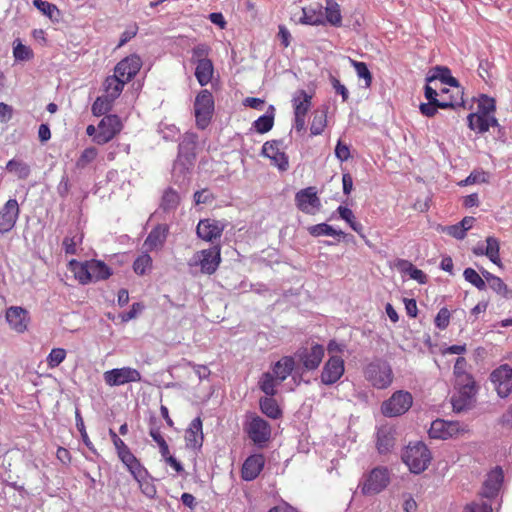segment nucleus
I'll list each match as a JSON object with an SVG mask.
<instances>
[{
    "label": "nucleus",
    "instance_id": "b1692460",
    "mask_svg": "<svg viewBox=\"0 0 512 512\" xmlns=\"http://www.w3.org/2000/svg\"><path fill=\"white\" fill-rule=\"evenodd\" d=\"M265 459L263 454H253L247 457L241 469V477L245 481H253L258 477L264 468Z\"/></svg>",
    "mask_w": 512,
    "mask_h": 512
},
{
    "label": "nucleus",
    "instance_id": "a18cd8bd",
    "mask_svg": "<svg viewBox=\"0 0 512 512\" xmlns=\"http://www.w3.org/2000/svg\"><path fill=\"white\" fill-rule=\"evenodd\" d=\"M180 203L179 194L172 188H168L164 191L160 208L164 212H170L175 210Z\"/></svg>",
    "mask_w": 512,
    "mask_h": 512
},
{
    "label": "nucleus",
    "instance_id": "412c9836",
    "mask_svg": "<svg viewBox=\"0 0 512 512\" xmlns=\"http://www.w3.org/2000/svg\"><path fill=\"white\" fill-rule=\"evenodd\" d=\"M6 320L11 329L17 333H24L30 322L29 312L20 306H11L6 310Z\"/></svg>",
    "mask_w": 512,
    "mask_h": 512
},
{
    "label": "nucleus",
    "instance_id": "6e6552de",
    "mask_svg": "<svg viewBox=\"0 0 512 512\" xmlns=\"http://www.w3.org/2000/svg\"><path fill=\"white\" fill-rule=\"evenodd\" d=\"M455 384L459 387V394L452 397V405L455 411L460 412L471 404L476 394V386L472 375L469 373L467 379L455 377Z\"/></svg>",
    "mask_w": 512,
    "mask_h": 512
},
{
    "label": "nucleus",
    "instance_id": "603ef678",
    "mask_svg": "<svg viewBox=\"0 0 512 512\" xmlns=\"http://www.w3.org/2000/svg\"><path fill=\"white\" fill-rule=\"evenodd\" d=\"M152 267V258L149 254L139 255L133 263V270L138 275H144Z\"/></svg>",
    "mask_w": 512,
    "mask_h": 512
},
{
    "label": "nucleus",
    "instance_id": "09e8293b",
    "mask_svg": "<svg viewBox=\"0 0 512 512\" xmlns=\"http://www.w3.org/2000/svg\"><path fill=\"white\" fill-rule=\"evenodd\" d=\"M351 66L355 69L357 76L365 81V87L372 84V74L365 62L356 61L349 58Z\"/></svg>",
    "mask_w": 512,
    "mask_h": 512
},
{
    "label": "nucleus",
    "instance_id": "052dcab7",
    "mask_svg": "<svg viewBox=\"0 0 512 512\" xmlns=\"http://www.w3.org/2000/svg\"><path fill=\"white\" fill-rule=\"evenodd\" d=\"M13 55L16 60L26 61L33 57V52L28 46L18 41L13 48Z\"/></svg>",
    "mask_w": 512,
    "mask_h": 512
},
{
    "label": "nucleus",
    "instance_id": "4468645a",
    "mask_svg": "<svg viewBox=\"0 0 512 512\" xmlns=\"http://www.w3.org/2000/svg\"><path fill=\"white\" fill-rule=\"evenodd\" d=\"M345 372L344 360L338 355H332L324 363L320 381L323 385L331 386L337 383Z\"/></svg>",
    "mask_w": 512,
    "mask_h": 512
},
{
    "label": "nucleus",
    "instance_id": "72a5a7b5",
    "mask_svg": "<svg viewBox=\"0 0 512 512\" xmlns=\"http://www.w3.org/2000/svg\"><path fill=\"white\" fill-rule=\"evenodd\" d=\"M324 20L331 26L340 27L342 25V15L340 5L335 0H326Z\"/></svg>",
    "mask_w": 512,
    "mask_h": 512
},
{
    "label": "nucleus",
    "instance_id": "393cba45",
    "mask_svg": "<svg viewBox=\"0 0 512 512\" xmlns=\"http://www.w3.org/2000/svg\"><path fill=\"white\" fill-rule=\"evenodd\" d=\"M168 233L169 226L167 224L156 225L145 239L144 246L150 251L162 247L166 241Z\"/></svg>",
    "mask_w": 512,
    "mask_h": 512
},
{
    "label": "nucleus",
    "instance_id": "c756f323",
    "mask_svg": "<svg viewBox=\"0 0 512 512\" xmlns=\"http://www.w3.org/2000/svg\"><path fill=\"white\" fill-rule=\"evenodd\" d=\"M299 22L304 25L311 26H319L324 25V14L322 11V6L318 5L317 8L313 7H304L302 8V17L299 19Z\"/></svg>",
    "mask_w": 512,
    "mask_h": 512
},
{
    "label": "nucleus",
    "instance_id": "f704fd0d",
    "mask_svg": "<svg viewBox=\"0 0 512 512\" xmlns=\"http://www.w3.org/2000/svg\"><path fill=\"white\" fill-rule=\"evenodd\" d=\"M259 407L261 412L271 419L276 420L282 417V410L273 397L260 398Z\"/></svg>",
    "mask_w": 512,
    "mask_h": 512
},
{
    "label": "nucleus",
    "instance_id": "f8f14e48",
    "mask_svg": "<svg viewBox=\"0 0 512 512\" xmlns=\"http://www.w3.org/2000/svg\"><path fill=\"white\" fill-rule=\"evenodd\" d=\"M121 128V120L117 115H106L98 124L93 141L98 145H104L111 141Z\"/></svg>",
    "mask_w": 512,
    "mask_h": 512
},
{
    "label": "nucleus",
    "instance_id": "aec40b11",
    "mask_svg": "<svg viewBox=\"0 0 512 512\" xmlns=\"http://www.w3.org/2000/svg\"><path fill=\"white\" fill-rule=\"evenodd\" d=\"M20 208L16 199H9L0 208V234L10 232L19 218Z\"/></svg>",
    "mask_w": 512,
    "mask_h": 512
},
{
    "label": "nucleus",
    "instance_id": "a19ab883",
    "mask_svg": "<svg viewBox=\"0 0 512 512\" xmlns=\"http://www.w3.org/2000/svg\"><path fill=\"white\" fill-rule=\"evenodd\" d=\"M277 379L271 372H265L259 379V389L266 395L265 397H273L276 395V386L279 385Z\"/></svg>",
    "mask_w": 512,
    "mask_h": 512
},
{
    "label": "nucleus",
    "instance_id": "20e7f679",
    "mask_svg": "<svg viewBox=\"0 0 512 512\" xmlns=\"http://www.w3.org/2000/svg\"><path fill=\"white\" fill-rule=\"evenodd\" d=\"M214 98L212 93L207 90H201L194 101V115L198 129L204 130L211 123L214 113Z\"/></svg>",
    "mask_w": 512,
    "mask_h": 512
},
{
    "label": "nucleus",
    "instance_id": "79ce46f5",
    "mask_svg": "<svg viewBox=\"0 0 512 512\" xmlns=\"http://www.w3.org/2000/svg\"><path fill=\"white\" fill-rule=\"evenodd\" d=\"M33 5L53 22H59L61 12L58 7L45 0H33Z\"/></svg>",
    "mask_w": 512,
    "mask_h": 512
},
{
    "label": "nucleus",
    "instance_id": "c9c22d12",
    "mask_svg": "<svg viewBox=\"0 0 512 512\" xmlns=\"http://www.w3.org/2000/svg\"><path fill=\"white\" fill-rule=\"evenodd\" d=\"M69 266L81 284L92 282L89 261L82 263L73 259L69 262Z\"/></svg>",
    "mask_w": 512,
    "mask_h": 512
},
{
    "label": "nucleus",
    "instance_id": "9d476101",
    "mask_svg": "<svg viewBox=\"0 0 512 512\" xmlns=\"http://www.w3.org/2000/svg\"><path fill=\"white\" fill-rule=\"evenodd\" d=\"M450 90L448 88H443L438 93L436 88L427 84L424 87V96L428 102H435L440 106L441 109H455L458 107L464 106V99L462 96V92L457 91V96H451L449 99L444 98V94H448Z\"/></svg>",
    "mask_w": 512,
    "mask_h": 512
},
{
    "label": "nucleus",
    "instance_id": "ddd939ff",
    "mask_svg": "<svg viewBox=\"0 0 512 512\" xmlns=\"http://www.w3.org/2000/svg\"><path fill=\"white\" fill-rule=\"evenodd\" d=\"M296 207L305 214L315 215L321 208V201L313 186L299 190L295 194Z\"/></svg>",
    "mask_w": 512,
    "mask_h": 512
},
{
    "label": "nucleus",
    "instance_id": "39448f33",
    "mask_svg": "<svg viewBox=\"0 0 512 512\" xmlns=\"http://www.w3.org/2000/svg\"><path fill=\"white\" fill-rule=\"evenodd\" d=\"M365 379L377 389L389 387L393 381V372L391 366L381 360L369 363L364 369Z\"/></svg>",
    "mask_w": 512,
    "mask_h": 512
},
{
    "label": "nucleus",
    "instance_id": "49530a36",
    "mask_svg": "<svg viewBox=\"0 0 512 512\" xmlns=\"http://www.w3.org/2000/svg\"><path fill=\"white\" fill-rule=\"evenodd\" d=\"M336 211L339 217L344 220L352 230L361 233L363 226L360 222L356 221L353 211L350 208L340 205Z\"/></svg>",
    "mask_w": 512,
    "mask_h": 512
},
{
    "label": "nucleus",
    "instance_id": "7ed1b4c3",
    "mask_svg": "<svg viewBox=\"0 0 512 512\" xmlns=\"http://www.w3.org/2000/svg\"><path fill=\"white\" fill-rule=\"evenodd\" d=\"M244 431L258 448H264L271 437L270 424L260 416L249 413L244 422Z\"/></svg>",
    "mask_w": 512,
    "mask_h": 512
},
{
    "label": "nucleus",
    "instance_id": "c03bdc74",
    "mask_svg": "<svg viewBox=\"0 0 512 512\" xmlns=\"http://www.w3.org/2000/svg\"><path fill=\"white\" fill-rule=\"evenodd\" d=\"M6 170L10 173H14L17 175L19 179L25 180L29 177L31 173L30 166L17 159H11L6 164Z\"/></svg>",
    "mask_w": 512,
    "mask_h": 512
},
{
    "label": "nucleus",
    "instance_id": "8fccbe9b",
    "mask_svg": "<svg viewBox=\"0 0 512 512\" xmlns=\"http://www.w3.org/2000/svg\"><path fill=\"white\" fill-rule=\"evenodd\" d=\"M327 123V115L325 111H316L313 115V120L310 126L311 135H320Z\"/></svg>",
    "mask_w": 512,
    "mask_h": 512
},
{
    "label": "nucleus",
    "instance_id": "1a4fd4ad",
    "mask_svg": "<svg viewBox=\"0 0 512 512\" xmlns=\"http://www.w3.org/2000/svg\"><path fill=\"white\" fill-rule=\"evenodd\" d=\"M467 432L466 426L458 421L436 419L431 423L428 434L430 438L446 440Z\"/></svg>",
    "mask_w": 512,
    "mask_h": 512
},
{
    "label": "nucleus",
    "instance_id": "5fc2aeb1",
    "mask_svg": "<svg viewBox=\"0 0 512 512\" xmlns=\"http://www.w3.org/2000/svg\"><path fill=\"white\" fill-rule=\"evenodd\" d=\"M66 358V350L63 348H53L46 358L49 368L58 367Z\"/></svg>",
    "mask_w": 512,
    "mask_h": 512
},
{
    "label": "nucleus",
    "instance_id": "7c9ffc66",
    "mask_svg": "<svg viewBox=\"0 0 512 512\" xmlns=\"http://www.w3.org/2000/svg\"><path fill=\"white\" fill-rule=\"evenodd\" d=\"M188 445L193 447L201 446L203 440L202 421L196 417L191 421L185 435Z\"/></svg>",
    "mask_w": 512,
    "mask_h": 512
},
{
    "label": "nucleus",
    "instance_id": "473e14b6",
    "mask_svg": "<svg viewBox=\"0 0 512 512\" xmlns=\"http://www.w3.org/2000/svg\"><path fill=\"white\" fill-rule=\"evenodd\" d=\"M311 99L312 96L309 95L305 90L297 91L292 99L294 115L306 116L311 107Z\"/></svg>",
    "mask_w": 512,
    "mask_h": 512
},
{
    "label": "nucleus",
    "instance_id": "f257e3e1",
    "mask_svg": "<svg viewBox=\"0 0 512 512\" xmlns=\"http://www.w3.org/2000/svg\"><path fill=\"white\" fill-rule=\"evenodd\" d=\"M503 481L504 473L500 466L490 470L479 492L480 499L467 504L463 512H492V502L498 499Z\"/></svg>",
    "mask_w": 512,
    "mask_h": 512
},
{
    "label": "nucleus",
    "instance_id": "f3484780",
    "mask_svg": "<svg viewBox=\"0 0 512 512\" xmlns=\"http://www.w3.org/2000/svg\"><path fill=\"white\" fill-rule=\"evenodd\" d=\"M324 353L325 349L322 345L314 344L310 348H299L295 353V357L302 363L305 369L315 370L322 362Z\"/></svg>",
    "mask_w": 512,
    "mask_h": 512
},
{
    "label": "nucleus",
    "instance_id": "e2e57ef3",
    "mask_svg": "<svg viewBox=\"0 0 512 512\" xmlns=\"http://www.w3.org/2000/svg\"><path fill=\"white\" fill-rule=\"evenodd\" d=\"M139 484V487L141 489V492L148 498H154L156 496L157 490L155 485L152 483V481L149 479V475L146 477H143L140 481H137Z\"/></svg>",
    "mask_w": 512,
    "mask_h": 512
},
{
    "label": "nucleus",
    "instance_id": "5701e85b",
    "mask_svg": "<svg viewBox=\"0 0 512 512\" xmlns=\"http://www.w3.org/2000/svg\"><path fill=\"white\" fill-rule=\"evenodd\" d=\"M468 127L478 134H484L490 127L498 128L499 132L502 127L495 116H485L479 113H470L467 116Z\"/></svg>",
    "mask_w": 512,
    "mask_h": 512
},
{
    "label": "nucleus",
    "instance_id": "3c124183",
    "mask_svg": "<svg viewBox=\"0 0 512 512\" xmlns=\"http://www.w3.org/2000/svg\"><path fill=\"white\" fill-rule=\"evenodd\" d=\"M98 151L95 147H87L84 149L76 161L77 169H84L91 164L97 157Z\"/></svg>",
    "mask_w": 512,
    "mask_h": 512
},
{
    "label": "nucleus",
    "instance_id": "423d86ee",
    "mask_svg": "<svg viewBox=\"0 0 512 512\" xmlns=\"http://www.w3.org/2000/svg\"><path fill=\"white\" fill-rule=\"evenodd\" d=\"M220 262V247L213 246L196 252L189 260L188 265L190 267L200 266L202 273L211 275L218 269Z\"/></svg>",
    "mask_w": 512,
    "mask_h": 512
},
{
    "label": "nucleus",
    "instance_id": "338daca9",
    "mask_svg": "<svg viewBox=\"0 0 512 512\" xmlns=\"http://www.w3.org/2000/svg\"><path fill=\"white\" fill-rule=\"evenodd\" d=\"M136 481H140L143 477L148 476L147 469L139 460L126 467Z\"/></svg>",
    "mask_w": 512,
    "mask_h": 512
},
{
    "label": "nucleus",
    "instance_id": "2f4dec72",
    "mask_svg": "<svg viewBox=\"0 0 512 512\" xmlns=\"http://www.w3.org/2000/svg\"><path fill=\"white\" fill-rule=\"evenodd\" d=\"M275 108L270 105L265 114L258 117L252 124V127L260 134L269 132L274 125Z\"/></svg>",
    "mask_w": 512,
    "mask_h": 512
},
{
    "label": "nucleus",
    "instance_id": "58836bf2",
    "mask_svg": "<svg viewBox=\"0 0 512 512\" xmlns=\"http://www.w3.org/2000/svg\"><path fill=\"white\" fill-rule=\"evenodd\" d=\"M89 266L92 281L106 280L112 275L110 267L101 260H90Z\"/></svg>",
    "mask_w": 512,
    "mask_h": 512
},
{
    "label": "nucleus",
    "instance_id": "37998d69",
    "mask_svg": "<svg viewBox=\"0 0 512 512\" xmlns=\"http://www.w3.org/2000/svg\"><path fill=\"white\" fill-rule=\"evenodd\" d=\"M309 234L313 237H320V236H344V232L342 230H337L333 226L327 224V223H319L316 225L309 226L307 228Z\"/></svg>",
    "mask_w": 512,
    "mask_h": 512
},
{
    "label": "nucleus",
    "instance_id": "bf43d9fd",
    "mask_svg": "<svg viewBox=\"0 0 512 512\" xmlns=\"http://www.w3.org/2000/svg\"><path fill=\"white\" fill-rule=\"evenodd\" d=\"M407 266L404 272L407 273L411 279L416 280L419 284H425L427 282V275L420 269L416 268L412 263L403 261Z\"/></svg>",
    "mask_w": 512,
    "mask_h": 512
},
{
    "label": "nucleus",
    "instance_id": "a878e982",
    "mask_svg": "<svg viewBox=\"0 0 512 512\" xmlns=\"http://www.w3.org/2000/svg\"><path fill=\"white\" fill-rule=\"evenodd\" d=\"M439 80L442 84L449 85L451 87L459 88V81L451 75V70L446 66L437 65L430 70V73L426 77L428 83H432Z\"/></svg>",
    "mask_w": 512,
    "mask_h": 512
},
{
    "label": "nucleus",
    "instance_id": "ea45409f",
    "mask_svg": "<svg viewBox=\"0 0 512 512\" xmlns=\"http://www.w3.org/2000/svg\"><path fill=\"white\" fill-rule=\"evenodd\" d=\"M83 241V233L80 232L78 228L74 231H70L69 235H67L63 239V249L66 254L76 255L77 254V246L80 245Z\"/></svg>",
    "mask_w": 512,
    "mask_h": 512
},
{
    "label": "nucleus",
    "instance_id": "f03ea898",
    "mask_svg": "<svg viewBox=\"0 0 512 512\" xmlns=\"http://www.w3.org/2000/svg\"><path fill=\"white\" fill-rule=\"evenodd\" d=\"M401 458L408 466L410 472L420 474L428 468L432 460V455L423 442H416L409 444L404 449Z\"/></svg>",
    "mask_w": 512,
    "mask_h": 512
},
{
    "label": "nucleus",
    "instance_id": "dca6fc26",
    "mask_svg": "<svg viewBox=\"0 0 512 512\" xmlns=\"http://www.w3.org/2000/svg\"><path fill=\"white\" fill-rule=\"evenodd\" d=\"M389 471L386 467H376L368 475L362 493L365 495L377 494L384 490L389 484Z\"/></svg>",
    "mask_w": 512,
    "mask_h": 512
},
{
    "label": "nucleus",
    "instance_id": "6ab92c4d",
    "mask_svg": "<svg viewBox=\"0 0 512 512\" xmlns=\"http://www.w3.org/2000/svg\"><path fill=\"white\" fill-rule=\"evenodd\" d=\"M225 224L215 219H201L196 227L197 236L206 241L213 243L222 236Z\"/></svg>",
    "mask_w": 512,
    "mask_h": 512
},
{
    "label": "nucleus",
    "instance_id": "13d9d810",
    "mask_svg": "<svg viewBox=\"0 0 512 512\" xmlns=\"http://www.w3.org/2000/svg\"><path fill=\"white\" fill-rule=\"evenodd\" d=\"M210 52V47L207 44L200 43L193 47L192 49V57L191 60L194 63H198L201 61H209L208 54Z\"/></svg>",
    "mask_w": 512,
    "mask_h": 512
},
{
    "label": "nucleus",
    "instance_id": "c85d7f7f",
    "mask_svg": "<svg viewBox=\"0 0 512 512\" xmlns=\"http://www.w3.org/2000/svg\"><path fill=\"white\" fill-rule=\"evenodd\" d=\"M197 139L195 133H185L178 145V156L185 158L187 161L194 159Z\"/></svg>",
    "mask_w": 512,
    "mask_h": 512
},
{
    "label": "nucleus",
    "instance_id": "2eb2a0df",
    "mask_svg": "<svg viewBox=\"0 0 512 512\" xmlns=\"http://www.w3.org/2000/svg\"><path fill=\"white\" fill-rule=\"evenodd\" d=\"M490 380L501 398L508 397L512 392V368L504 364L490 374Z\"/></svg>",
    "mask_w": 512,
    "mask_h": 512
},
{
    "label": "nucleus",
    "instance_id": "bb28decb",
    "mask_svg": "<svg viewBox=\"0 0 512 512\" xmlns=\"http://www.w3.org/2000/svg\"><path fill=\"white\" fill-rule=\"evenodd\" d=\"M394 430L391 427L383 426L377 431V450L381 454H386L394 447Z\"/></svg>",
    "mask_w": 512,
    "mask_h": 512
},
{
    "label": "nucleus",
    "instance_id": "6e6d98bb",
    "mask_svg": "<svg viewBox=\"0 0 512 512\" xmlns=\"http://www.w3.org/2000/svg\"><path fill=\"white\" fill-rule=\"evenodd\" d=\"M125 83L126 81H124L123 79H119L117 75H114L113 77L107 78L106 89L107 91H109L111 97L116 98L122 92Z\"/></svg>",
    "mask_w": 512,
    "mask_h": 512
},
{
    "label": "nucleus",
    "instance_id": "774afa93",
    "mask_svg": "<svg viewBox=\"0 0 512 512\" xmlns=\"http://www.w3.org/2000/svg\"><path fill=\"white\" fill-rule=\"evenodd\" d=\"M329 80L335 90V93L341 95L343 102H346L349 98V92L345 85H343L339 79L333 75H330Z\"/></svg>",
    "mask_w": 512,
    "mask_h": 512
},
{
    "label": "nucleus",
    "instance_id": "69168bd1",
    "mask_svg": "<svg viewBox=\"0 0 512 512\" xmlns=\"http://www.w3.org/2000/svg\"><path fill=\"white\" fill-rule=\"evenodd\" d=\"M450 316V311L446 307H442L435 317V326L441 330L446 329L450 322Z\"/></svg>",
    "mask_w": 512,
    "mask_h": 512
},
{
    "label": "nucleus",
    "instance_id": "0eeeda50",
    "mask_svg": "<svg viewBox=\"0 0 512 512\" xmlns=\"http://www.w3.org/2000/svg\"><path fill=\"white\" fill-rule=\"evenodd\" d=\"M412 395L403 390L394 392L381 405V412L386 417H397L406 413L412 406Z\"/></svg>",
    "mask_w": 512,
    "mask_h": 512
},
{
    "label": "nucleus",
    "instance_id": "a211bd4d",
    "mask_svg": "<svg viewBox=\"0 0 512 512\" xmlns=\"http://www.w3.org/2000/svg\"><path fill=\"white\" fill-rule=\"evenodd\" d=\"M282 143L281 140L266 141L262 146L261 154L269 158L273 165L284 172L289 168V160L285 152L280 150Z\"/></svg>",
    "mask_w": 512,
    "mask_h": 512
},
{
    "label": "nucleus",
    "instance_id": "680f3d73",
    "mask_svg": "<svg viewBox=\"0 0 512 512\" xmlns=\"http://www.w3.org/2000/svg\"><path fill=\"white\" fill-rule=\"evenodd\" d=\"M490 288L504 298H510V290L500 277H495L490 283Z\"/></svg>",
    "mask_w": 512,
    "mask_h": 512
},
{
    "label": "nucleus",
    "instance_id": "e433bc0d",
    "mask_svg": "<svg viewBox=\"0 0 512 512\" xmlns=\"http://www.w3.org/2000/svg\"><path fill=\"white\" fill-rule=\"evenodd\" d=\"M212 61H201L196 63L195 77L201 86L207 85L213 76Z\"/></svg>",
    "mask_w": 512,
    "mask_h": 512
},
{
    "label": "nucleus",
    "instance_id": "864d4df0",
    "mask_svg": "<svg viewBox=\"0 0 512 512\" xmlns=\"http://www.w3.org/2000/svg\"><path fill=\"white\" fill-rule=\"evenodd\" d=\"M463 277L480 291L485 290L487 287L485 280L473 268H466L463 272Z\"/></svg>",
    "mask_w": 512,
    "mask_h": 512
},
{
    "label": "nucleus",
    "instance_id": "4d7b16f0",
    "mask_svg": "<svg viewBox=\"0 0 512 512\" xmlns=\"http://www.w3.org/2000/svg\"><path fill=\"white\" fill-rule=\"evenodd\" d=\"M496 110L495 101L492 98L483 96L477 106V112L485 116H494L493 113Z\"/></svg>",
    "mask_w": 512,
    "mask_h": 512
},
{
    "label": "nucleus",
    "instance_id": "9b49d317",
    "mask_svg": "<svg viewBox=\"0 0 512 512\" xmlns=\"http://www.w3.org/2000/svg\"><path fill=\"white\" fill-rule=\"evenodd\" d=\"M103 379L110 387L122 386L132 382H140V372L131 367L114 368L104 372Z\"/></svg>",
    "mask_w": 512,
    "mask_h": 512
},
{
    "label": "nucleus",
    "instance_id": "4c0bfd02",
    "mask_svg": "<svg viewBox=\"0 0 512 512\" xmlns=\"http://www.w3.org/2000/svg\"><path fill=\"white\" fill-rule=\"evenodd\" d=\"M485 256L498 267H503L500 259V243L494 236H488L486 238Z\"/></svg>",
    "mask_w": 512,
    "mask_h": 512
},
{
    "label": "nucleus",
    "instance_id": "cd10ccee",
    "mask_svg": "<svg viewBox=\"0 0 512 512\" xmlns=\"http://www.w3.org/2000/svg\"><path fill=\"white\" fill-rule=\"evenodd\" d=\"M295 361L291 356H284L277 361L272 367V374L278 383H282L288 378L294 369Z\"/></svg>",
    "mask_w": 512,
    "mask_h": 512
},
{
    "label": "nucleus",
    "instance_id": "4be33fe9",
    "mask_svg": "<svg viewBox=\"0 0 512 512\" xmlns=\"http://www.w3.org/2000/svg\"><path fill=\"white\" fill-rule=\"evenodd\" d=\"M141 66V58L136 54L130 55L116 65L115 75L128 82L139 72Z\"/></svg>",
    "mask_w": 512,
    "mask_h": 512
},
{
    "label": "nucleus",
    "instance_id": "de8ad7c7",
    "mask_svg": "<svg viewBox=\"0 0 512 512\" xmlns=\"http://www.w3.org/2000/svg\"><path fill=\"white\" fill-rule=\"evenodd\" d=\"M75 421H76V428L77 430L79 431L80 435H81V439L84 443V445L94 454L97 453V450L95 448V446L93 445V443L91 442L88 434H87V431H86V428H85V424H84V421H83V418H82V415L80 413V410L78 408H76V411H75Z\"/></svg>",
    "mask_w": 512,
    "mask_h": 512
},
{
    "label": "nucleus",
    "instance_id": "0e129e2a",
    "mask_svg": "<svg viewBox=\"0 0 512 512\" xmlns=\"http://www.w3.org/2000/svg\"><path fill=\"white\" fill-rule=\"evenodd\" d=\"M489 181V174L484 171L474 170L463 181L464 185H471L476 183H487Z\"/></svg>",
    "mask_w": 512,
    "mask_h": 512
}]
</instances>
